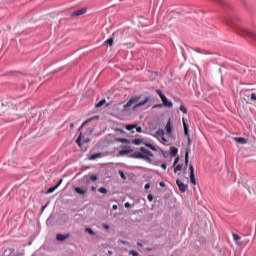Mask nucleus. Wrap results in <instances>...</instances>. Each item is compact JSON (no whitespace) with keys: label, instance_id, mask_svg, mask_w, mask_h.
Segmentation results:
<instances>
[{"label":"nucleus","instance_id":"obj_1","mask_svg":"<svg viewBox=\"0 0 256 256\" xmlns=\"http://www.w3.org/2000/svg\"><path fill=\"white\" fill-rule=\"evenodd\" d=\"M227 25H230L232 29L241 37H244V39H251V41L256 42V33L245 28L243 25H241V19L239 18H230L229 20H226Z\"/></svg>","mask_w":256,"mask_h":256},{"label":"nucleus","instance_id":"obj_2","mask_svg":"<svg viewBox=\"0 0 256 256\" xmlns=\"http://www.w3.org/2000/svg\"><path fill=\"white\" fill-rule=\"evenodd\" d=\"M156 93L160 97L163 107H166V109H171L173 107V102L167 99V96L163 94V90L157 89Z\"/></svg>","mask_w":256,"mask_h":256},{"label":"nucleus","instance_id":"obj_3","mask_svg":"<svg viewBox=\"0 0 256 256\" xmlns=\"http://www.w3.org/2000/svg\"><path fill=\"white\" fill-rule=\"evenodd\" d=\"M130 159H143L144 161H147V163H151L153 160H151V156H147L139 151H136L129 155Z\"/></svg>","mask_w":256,"mask_h":256},{"label":"nucleus","instance_id":"obj_4","mask_svg":"<svg viewBox=\"0 0 256 256\" xmlns=\"http://www.w3.org/2000/svg\"><path fill=\"white\" fill-rule=\"evenodd\" d=\"M141 100V96H133L123 107L124 109H129L132 105H135V103H139Z\"/></svg>","mask_w":256,"mask_h":256},{"label":"nucleus","instance_id":"obj_5","mask_svg":"<svg viewBox=\"0 0 256 256\" xmlns=\"http://www.w3.org/2000/svg\"><path fill=\"white\" fill-rule=\"evenodd\" d=\"M183 127H184V135L188 139V147H191V135L189 134V124L185 122V118H183Z\"/></svg>","mask_w":256,"mask_h":256},{"label":"nucleus","instance_id":"obj_6","mask_svg":"<svg viewBox=\"0 0 256 256\" xmlns=\"http://www.w3.org/2000/svg\"><path fill=\"white\" fill-rule=\"evenodd\" d=\"M176 184L178 185L179 190L181 191V193H185L187 191V189H189V186L187 184L183 183L181 181V179H177Z\"/></svg>","mask_w":256,"mask_h":256},{"label":"nucleus","instance_id":"obj_7","mask_svg":"<svg viewBox=\"0 0 256 256\" xmlns=\"http://www.w3.org/2000/svg\"><path fill=\"white\" fill-rule=\"evenodd\" d=\"M87 13V8L78 9L70 14V17H81V15H85Z\"/></svg>","mask_w":256,"mask_h":256},{"label":"nucleus","instance_id":"obj_8","mask_svg":"<svg viewBox=\"0 0 256 256\" xmlns=\"http://www.w3.org/2000/svg\"><path fill=\"white\" fill-rule=\"evenodd\" d=\"M69 237H71V233H66V234L58 233V234H56V239L60 242L66 241V239H69Z\"/></svg>","mask_w":256,"mask_h":256},{"label":"nucleus","instance_id":"obj_9","mask_svg":"<svg viewBox=\"0 0 256 256\" xmlns=\"http://www.w3.org/2000/svg\"><path fill=\"white\" fill-rule=\"evenodd\" d=\"M151 101L150 97H146L143 101L137 103L133 106V110L137 109L138 107H143V105H146V103H149Z\"/></svg>","mask_w":256,"mask_h":256},{"label":"nucleus","instance_id":"obj_10","mask_svg":"<svg viewBox=\"0 0 256 256\" xmlns=\"http://www.w3.org/2000/svg\"><path fill=\"white\" fill-rule=\"evenodd\" d=\"M140 153H142V155H146L147 157H154L153 152H151L150 150H148L145 147H140Z\"/></svg>","mask_w":256,"mask_h":256},{"label":"nucleus","instance_id":"obj_11","mask_svg":"<svg viewBox=\"0 0 256 256\" xmlns=\"http://www.w3.org/2000/svg\"><path fill=\"white\" fill-rule=\"evenodd\" d=\"M166 133L171 135L173 133V125H171V120H169L166 124Z\"/></svg>","mask_w":256,"mask_h":256},{"label":"nucleus","instance_id":"obj_12","mask_svg":"<svg viewBox=\"0 0 256 256\" xmlns=\"http://www.w3.org/2000/svg\"><path fill=\"white\" fill-rule=\"evenodd\" d=\"M177 153H179V149L175 146L170 147V157H176Z\"/></svg>","mask_w":256,"mask_h":256},{"label":"nucleus","instance_id":"obj_13","mask_svg":"<svg viewBox=\"0 0 256 256\" xmlns=\"http://www.w3.org/2000/svg\"><path fill=\"white\" fill-rule=\"evenodd\" d=\"M129 153H133V149L120 150L118 156L123 157L125 155H129Z\"/></svg>","mask_w":256,"mask_h":256},{"label":"nucleus","instance_id":"obj_14","mask_svg":"<svg viewBox=\"0 0 256 256\" xmlns=\"http://www.w3.org/2000/svg\"><path fill=\"white\" fill-rule=\"evenodd\" d=\"M232 237H233L235 243H237V245H243V242H239V241H241V236H239L236 233H233Z\"/></svg>","mask_w":256,"mask_h":256},{"label":"nucleus","instance_id":"obj_15","mask_svg":"<svg viewBox=\"0 0 256 256\" xmlns=\"http://www.w3.org/2000/svg\"><path fill=\"white\" fill-rule=\"evenodd\" d=\"M143 145L145 147H148V149H151V151H157V148L153 144H151L149 142H144Z\"/></svg>","mask_w":256,"mask_h":256},{"label":"nucleus","instance_id":"obj_16","mask_svg":"<svg viewBox=\"0 0 256 256\" xmlns=\"http://www.w3.org/2000/svg\"><path fill=\"white\" fill-rule=\"evenodd\" d=\"M235 141H237V143H241V145H245L247 143V139L243 137H236Z\"/></svg>","mask_w":256,"mask_h":256},{"label":"nucleus","instance_id":"obj_17","mask_svg":"<svg viewBox=\"0 0 256 256\" xmlns=\"http://www.w3.org/2000/svg\"><path fill=\"white\" fill-rule=\"evenodd\" d=\"M145 142H143V139L136 138L132 140L133 145H143Z\"/></svg>","mask_w":256,"mask_h":256},{"label":"nucleus","instance_id":"obj_18","mask_svg":"<svg viewBox=\"0 0 256 256\" xmlns=\"http://www.w3.org/2000/svg\"><path fill=\"white\" fill-rule=\"evenodd\" d=\"M105 103H107V100H105V99L100 100V101L95 105V109H100V107H103V105H105Z\"/></svg>","mask_w":256,"mask_h":256},{"label":"nucleus","instance_id":"obj_19","mask_svg":"<svg viewBox=\"0 0 256 256\" xmlns=\"http://www.w3.org/2000/svg\"><path fill=\"white\" fill-rule=\"evenodd\" d=\"M58 188H59V185H55V186H52V187L48 188V190L46 191V195H49V194L53 193Z\"/></svg>","mask_w":256,"mask_h":256},{"label":"nucleus","instance_id":"obj_20","mask_svg":"<svg viewBox=\"0 0 256 256\" xmlns=\"http://www.w3.org/2000/svg\"><path fill=\"white\" fill-rule=\"evenodd\" d=\"M127 131H131L132 133H135L133 129H137V124H130L126 126Z\"/></svg>","mask_w":256,"mask_h":256},{"label":"nucleus","instance_id":"obj_21","mask_svg":"<svg viewBox=\"0 0 256 256\" xmlns=\"http://www.w3.org/2000/svg\"><path fill=\"white\" fill-rule=\"evenodd\" d=\"M191 152V150L189 148L186 149L185 152V165H189V153Z\"/></svg>","mask_w":256,"mask_h":256},{"label":"nucleus","instance_id":"obj_22","mask_svg":"<svg viewBox=\"0 0 256 256\" xmlns=\"http://www.w3.org/2000/svg\"><path fill=\"white\" fill-rule=\"evenodd\" d=\"M194 51L196 53H199L200 55H209V53L203 49H200V48H195Z\"/></svg>","mask_w":256,"mask_h":256},{"label":"nucleus","instance_id":"obj_23","mask_svg":"<svg viewBox=\"0 0 256 256\" xmlns=\"http://www.w3.org/2000/svg\"><path fill=\"white\" fill-rule=\"evenodd\" d=\"M93 119H95V117H92L90 119H87L86 121H84L81 126L78 128V131H81V129H83V127H85L87 125V123H89V121H93Z\"/></svg>","mask_w":256,"mask_h":256},{"label":"nucleus","instance_id":"obj_24","mask_svg":"<svg viewBox=\"0 0 256 256\" xmlns=\"http://www.w3.org/2000/svg\"><path fill=\"white\" fill-rule=\"evenodd\" d=\"M116 141L118 143H127V144L131 143V140H129L127 138H117Z\"/></svg>","mask_w":256,"mask_h":256},{"label":"nucleus","instance_id":"obj_25","mask_svg":"<svg viewBox=\"0 0 256 256\" xmlns=\"http://www.w3.org/2000/svg\"><path fill=\"white\" fill-rule=\"evenodd\" d=\"M99 157H101V153H95L90 155L89 159L90 161H95V159H99Z\"/></svg>","mask_w":256,"mask_h":256},{"label":"nucleus","instance_id":"obj_26","mask_svg":"<svg viewBox=\"0 0 256 256\" xmlns=\"http://www.w3.org/2000/svg\"><path fill=\"white\" fill-rule=\"evenodd\" d=\"M113 41H114V38L111 37V38L107 39V40L104 42V45H108L109 47H113Z\"/></svg>","mask_w":256,"mask_h":256},{"label":"nucleus","instance_id":"obj_27","mask_svg":"<svg viewBox=\"0 0 256 256\" xmlns=\"http://www.w3.org/2000/svg\"><path fill=\"white\" fill-rule=\"evenodd\" d=\"M75 192L78 194V195H85L86 191L81 189V187H76L75 188Z\"/></svg>","mask_w":256,"mask_h":256},{"label":"nucleus","instance_id":"obj_28","mask_svg":"<svg viewBox=\"0 0 256 256\" xmlns=\"http://www.w3.org/2000/svg\"><path fill=\"white\" fill-rule=\"evenodd\" d=\"M156 135H158V137H164L165 136V130L163 129H158L156 131Z\"/></svg>","mask_w":256,"mask_h":256},{"label":"nucleus","instance_id":"obj_29","mask_svg":"<svg viewBox=\"0 0 256 256\" xmlns=\"http://www.w3.org/2000/svg\"><path fill=\"white\" fill-rule=\"evenodd\" d=\"M99 177L97 175H91L89 179H86V182L89 183L90 181H97Z\"/></svg>","mask_w":256,"mask_h":256},{"label":"nucleus","instance_id":"obj_30","mask_svg":"<svg viewBox=\"0 0 256 256\" xmlns=\"http://www.w3.org/2000/svg\"><path fill=\"white\" fill-rule=\"evenodd\" d=\"M190 182L192 185H197V179H195V174L190 175Z\"/></svg>","mask_w":256,"mask_h":256},{"label":"nucleus","instance_id":"obj_31","mask_svg":"<svg viewBox=\"0 0 256 256\" xmlns=\"http://www.w3.org/2000/svg\"><path fill=\"white\" fill-rule=\"evenodd\" d=\"M177 171H183V164H178L175 169H174V173H177Z\"/></svg>","mask_w":256,"mask_h":256},{"label":"nucleus","instance_id":"obj_32","mask_svg":"<svg viewBox=\"0 0 256 256\" xmlns=\"http://www.w3.org/2000/svg\"><path fill=\"white\" fill-rule=\"evenodd\" d=\"M98 192H99V193H102L103 195H107V188H105V187H100V188L98 189Z\"/></svg>","mask_w":256,"mask_h":256},{"label":"nucleus","instance_id":"obj_33","mask_svg":"<svg viewBox=\"0 0 256 256\" xmlns=\"http://www.w3.org/2000/svg\"><path fill=\"white\" fill-rule=\"evenodd\" d=\"M179 109L184 115H187V108L184 105H180Z\"/></svg>","mask_w":256,"mask_h":256},{"label":"nucleus","instance_id":"obj_34","mask_svg":"<svg viewBox=\"0 0 256 256\" xmlns=\"http://www.w3.org/2000/svg\"><path fill=\"white\" fill-rule=\"evenodd\" d=\"M76 143H77L78 147H81L83 145V142H81V134L76 139Z\"/></svg>","mask_w":256,"mask_h":256},{"label":"nucleus","instance_id":"obj_35","mask_svg":"<svg viewBox=\"0 0 256 256\" xmlns=\"http://www.w3.org/2000/svg\"><path fill=\"white\" fill-rule=\"evenodd\" d=\"M189 171H190V175H195V168H193V164L189 165Z\"/></svg>","mask_w":256,"mask_h":256},{"label":"nucleus","instance_id":"obj_36","mask_svg":"<svg viewBox=\"0 0 256 256\" xmlns=\"http://www.w3.org/2000/svg\"><path fill=\"white\" fill-rule=\"evenodd\" d=\"M118 173H119L121 179H123V180L127 179V176L125 175V172H123L122 170H119Z\"/></svg>","mask_w":256,"mask_h":256},{"label":"nucleus","instance_id":"obj_37","mask_svg":"<svg viewBox=\"0 0 256 256\" xmlns=\"http://www.w3.org/2000/svg\"><path fill=\"white\" fill-rule=\"evenodd\" d=\"M85 231L86 233H89V235H95V232L91 228H86Z\"/></svg>","mask_w":256,"mask_h":256},{"label":"nucleus","instance_id":"obj_38","mask_svg":"<svg viewBox=\"0 0 256 256\" xmlns=\"http://www.w3.org/2000/svg\"><path fill=\"white\" fill-rule=\"evenodd\" d=\"M129 255L132 256H139V252L135 251V250H130Z\"/></svg>","mask_w":256,"mask_h":256},{"label":"nucleus","instance_id":"obj_39","mask_svg":"<svg viewBox=\"0 0 256 256\" xmlns=\"http://www.w3.org/2000/svg\"><path fill=\"white\" fill-rule=\"evenodd\" d=\"M147 199L151 203L153 201V199H154L153 194H148Z\"/></svg>","mask_w":256,"mask_h":256},{"label":"nucleus","instance_id":"obj_40","mask_svg":"<svg viewBox=\"0 0 256 256\" xmlns=\"http://www.w3.org/2000/svg\"><path fill=\"white\" fill-rule=\"evenodd\" d=\"M48 205H49V202L41 207V213H43V211H45V209H47Z\"/></svg>","mask_w":256,"mask_h":256},{"label":"nucleus","instance_id":"obj_41","mask_svg":"<svg viewBox=\"0 0 256 256\" xmlns=\"http://www.w3.org/2000/svg\"><path fill=\"white\" fill-rule=\"evenodd\" d=\"M163 107V104H156L153 106V109H161Z\"/></svg>","mask_w":256,"mask_h":256},{"label":"nucleus","instance_id":"obj_42","mask_svg":"<svg viewBox=\"0 0 256 256\" xmlns=\"http://www.w3.org/2000/svg\"><path fill=\"white\" fill-rule=\"evenodd\" d=\"M136 131L137 133H143V128H141V126H137Z\"/></svg>","mask_w":256,"mask_h":256},{"label":"nucleus","instance_id":"obj_43","mask_svg":"<svg viewBox=\"0 0 256 256\" xmlns=\"http://www.w3.org/2000/svg\"><path fill=\"white\" fill-rule=\"evenodd\" d=\"M179 163V156H177L174 160L173 167Z\"/></svg>","mask_w":256,"mask_h":256},{"label":"nucleus","instance_id":"obj_44","mask_svg":"<svg viewBox=\"0 0 256 256\" xmlns=\"http://www.w3.org/2000/svg\"><path fill=\"white\" fill-rule=\"evenodd\" d=\"M251 101H255L256 102V94L255 93L251 94Z\"/></svg>","mask_w":256,"mask_h":256},{"label":"nucleus","instance_id":"obj_45","mask_svg":"<svg viewBox=\"0 0 256 256\" xmlns=\"http://www.w3.org/2000/svg\"><path fill=\"white\" fill-rule=\"evenodd\" d=\"M161 169H163L164 171L167 170V164L166 163L161 164Z\"/></svg>","mask_w":256,"mask_h":256},{"label":"nucleus","instance_id":"obj_46","mask_svg":"<svg viewBox=\"0 0 256 256\" xmlns=\"http://www.w3.org/2000/svg\"><path fill=\"white\" fill-rule=\"evenodd\" d=\"M124 207H125L126 209H129V207H131V203L126 202V203L124 204Z\"/></svg>","mask_w":256,"mask_h":256},{"label":"nucleus","instance_id":"obj_47","mask_svg":"<svg viewBox=\"0 0 256 256\" xmlns=\"http://www.w3.org/2000/svg\"><path fill=\"white\" fill-rule=\"evenodd\" d=\"M162 155H163V157H164L165 159H167V155H169V153H168L167 151H164V152H162Z\"/></svg>","mask_w":256,"mask_h":256},{"label":"nucleus","instance_id":"obj_48","mask_svg":"<svg viewBox=\"0 0 256 256\" xmlns=\"http://www.w3.org/2000/svg\"><path fill=\"white\" fill-rule=\"evenodd\" d=\"M76 125H77V122L71 123V124H70V128H71V129H75V126H76Z\"/></svg>","mask_w":256,"mask_h":256},{"label":"nucleus","instance_id":"obj_49","mask_svg":"<svg viewBox=\"0 0 256 256\" xmlns=\"http://www.w3.org/2000/svg\"><path fill=\"white\" fill-rule=\"evenodd\" d=\"M150 187H151V184L150 183H147V184H145V186H144V189H150Z\"/></svg>","mask_w":256,"mask_h":256},{"label":"nucleus","instance_id":"obj_50","mask_svg":"<svg viewBox=\"0 0 256 256\" xmlns=\"http://www.w3.org/2000/svg\"><path fill=\"white\" fill-rule=\"evenodd\" d=\"M160 187H167V184H165V182H160Z\"/></svg>","mask_w":256,"mask_h":256},{"label":"nucleus","instance_id":"obj_51","mask_svg":"<svg viewBox=\"0 0 256 256\" xmlns=\"http://www.w3.org/2000/svg\"><path fill=\"white\" fill-rule=\"evenodd\" d=\"M112 209H113L114 211H117L118 206L114 204V205L112 206Z\"/></svg>","mask_w":256,"mask_h":256},{"label":"nucleus","instance_id":"obj_52","mask_svg":"<svg viewBox=\"0 0 256 256\" xmlns=\"http://www.w3.org/2000/svg\"><path fill=\"white\" fill-rule=\"evenodd\" d=\"M120 243H121L122 245H127V241H124V240H121Z\"/></svg>","mask_w":256,"mask_h":256},{"label":"nucleus","instance_id":"obj_53","mask_svg":"<svg viewBox=\"0 0 256 256\" xmlns=\"http://www.w3.org/2000/svg\"><path fill=\"white\" fill-rule=\"evenodd\" d=\"M91 191H97V187L92 186V187H91Z\"/></svg>","mask_w":256,"mask_h":256},{"label":"nucleus","instance_id":"obj_54","mask_svg":"<svg viewBox=\"0 0 256 256\" xmlns=\"http://www.w3.org/2000/svg\"><path fill=\"white\" fill-rule=\"evenodd\" d=\"M137 246H138V247H143V243L137 242Z\"/></svg>","mask_w":256,"mask_h":256},{"label":"nucleus","instance_id":"obj_55","mask_svg":"<svg viewBox=\"0 0 256 256\" xmlns=\"http://www.w3.org/2000/svg\"><path fill=\"white\" fill-rule=\"evenodd\" d=\"M61 183H63L62 179L56 185H58V187H60Z\"/></svg>","mask_w":256,"mask_h":256},{"label":"nucleus","instance_id":"obj_56","mask_svg":"<svg viewBox=\"0 0 256 256\" xmlns=\"http://www.w3.org/2000/svg\"><path fill=\"white\" fill-rule=\"evenodd\" d=\"M104 229H109L108 224H103Z\"/></svg>","mask_w":256,"mask_h":256},{"label":"nucleus","instance_id":"obj_57","mask_svg":"<svg viewBox=\"0 0 256 256\" xmlns=\"http://www.w3.org/2000/svg\"><path fill=\"white\" fill-rule=\"evenodd\" d=\"M108 255H113V251L112 250H108Z\"/></svg>","mask_w":256,"mask_h":256},{"label":"nucleus","instance_id":"obj_58","mask_svg":"<svg viewBox=\"0 0 256 256\" xmlns=\"http://www.w3.org/2000/svg\"><path fill=\"white\" fill-rule=\"evenodd\" d=\"M216 1L217 3H223V0H214Z\"/></svg>","mask_w":256,"mask_h":256},{"label":"nucleus","instance_id":"obj_59","mask_svg":"<svg viewBox=\"0 0 256 256\" xmlns=\"http://www.w3.org/2000/svg\"><path fill=\"white\" fill-rule=\"evenodd\" d=\"M162 141H165V142H167V139H165V137H162Z\"/></svg>","mask_w":256,"mask_h":256},{"label":"nucleus","instance_id":"obj_60","mask_svg":"<svg viewBox=\"0 0 256 256\" xmlns=\"http://www.w3.org/2000/svg\"><path fill=\"white\" fill-rule=\"evenodd\" d=\"M87 141H84L83 143H86Z\"/></svg>","mask_w":256,"mask_h":256}]
</instances>
